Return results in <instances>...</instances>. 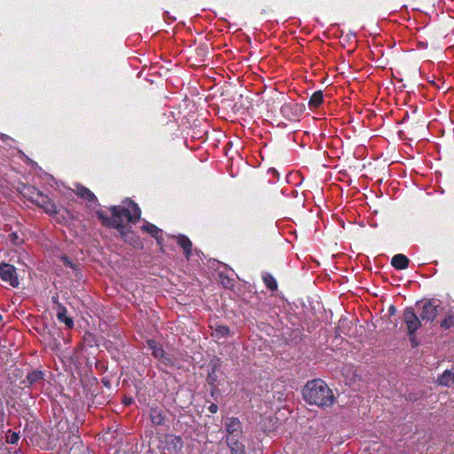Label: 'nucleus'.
Returning a JSON list of instances; mask_svg holds the SVG:
<instances>
[{"label":"nucleus","instance_id":"1","mask_svg":"<svg viewBox=\"0 0 454 454\" xmlns=\"http://www.w3.org/2000/svg\"><path fill=\"white\" fill-rule=\"evenodd\" d=\"M302 396L308 403L321 408L331 407L335 402L332 389L320 379L308 381L302 389Z\"/></svg>","mask_w":454,"mask_h":454},{"label":"nucleus","instance_id":"2","mask_svg":"<svg viewBox=\"0 0 454 454\" xmlns=\"http://www.w3.org/2000/svg\"><path fill=\"white\" fill-rule=\"evenodd\" d=\"M141 217V210L137 203L126 199L121 205L115 206V223L130 225L137 223Z\"/></svg>","mask_w":454,"mask_h":454},{"label":"nucleus","instance_id":"3","mask_svg":"<svg viewBox=\"0 0 454 454\" xmlns=\"http://www.w3.org/2000/svg\"><path fill=\"white\" fill-rule=\"evenodd\" d=\"M421 321L420 316L418 317L413 308L408 307L403 310V322L407 326L410 340H412L414 333L421 327Z\"/></svg>","mask_w":454,"mask_h":454},{"label":"nucleus","instance_id":"4","mask_svg":"<svg viewBox=\"0 0 454 454\" xmlns=\"http://www.w3.org/2000/svg\"><path fill=\"white\" fill-rule=\"evenodd\" d=\"M115 230L119 231L123 240L131 245L134 248H143V243L139 237L131 230V225L115 223Z\"/></svg>","mask_w":454,"mask_h":454},{"label":"nucleus","instance_id":"5","mask_svg":"<svg viewBox=\"0 0 454 454\" xmlns=\"http://www.w3.org/2000/svg\"><path fill=\"white\" fill-rule=\"evenodd\" d=\"M0 278L2 281L9 284L12 287L16 288L20 286L17 270L10 263H0Z\"/></svg>","mask_w":454,"mask_h":454},{"label":"nucleus","instance_id":"6","mask_svg":"<svg viewBox=\"0 0 454 454\" xmlns=\"http://www.w3.org/2000/svg\"><path fill=\"white\" fill-rule=\"evenodd\" d=\"M304 112V106L294 101L285 102L280 108V113L287 121H295Z\"/></svg>","mask_w":454,"mask_h":454},{"label":"nucleus","instance_id":"7","mask_svg":"<svg viewBox=\"0 0 454 454\" xmlns=\"http://www.w3.org/2000/svg\"><path fill=\"white\" fill-rule=\"evenodd\" d=\"M184 442L181 436L167 434L161 450L164 454H178L182 450Z\"/></svg>","mask_w":454,"mask_h":454},{"label":"nucleus","instance_id":"8","mask_svg":"<svg viewBox=\"0 0 454 454\" xmlns=\"http://www.w3.org/2000/svg\"><path fill=\"white\" fill-rule=\"evenodd\" d=\"M439 305L432 300L425 301L421 307L420 318L422 321L433 322L439 314Z\"/></svg>","mask_w":454,"mask_h":454},{"label":"nucleus","instance_id":"9","mask_svg":"<svg viewBox=\"0 0 454 454\" xmlns=\"http://www.w3.org/2000/svg\"><path fill=\"white\" fill-rule=\"evenodd\" d=\"M227 437H241L242 424L238 418H228L225 421Z\"/></svg>","mask_w":454,"mask_h":454},{"label":"nucleus","instance_id":"10","mask_svg":"<svg viewBox=\"0 0 454 454\" xmlns=\"http://www.w3.org/2000/svg\"><path fill=\"white\" fill-rule=\"evenodd\" d=\"M174 239L176 240L178 246L183 248L186 260H190L192 255V243L190 239L184 234L174 236Z\"/></svg>","mask_w":454,"mask_h":454},{"label":"nucleus","instance_id":"11","mask_svg":"<svg viewBox=\"0 0 454 454\" xmlns=\"http://www.w3.org/2000/svg\"><path fill=\"white\" fill-rule=\"evenodd\" d=\"M35 205L42 207L50 215H56L59 213L56 204L45 194H43Z\"/></svg>","mask_w":454,"mask_h":454},{"label":"nucleus","instance_id":"12","mask_svg":"<svg viewBox=\"0 0 454 454\" xmlns=\"http://www.w3.org/2000/svg\"><path fill=\"white\" fill-rule=\"evenodd\" d=\"M20 192L25 198L34 204H36L43 194L41 191L32 185H24Z\"/></svg>","mask_w":454,"mask_h":454},{"label":"nucleus","instance_id":"13","mask_svg":"<svg viewBox=\"0 0 454 454\" xmlns=\"http://www.w3.org/2000/svg\"><path fill=\"white\" fill-rule=\"evenodd\" d=\"M141 230L144 232L150 234L153 238H154L158 243V245H161L163 242V238L161 236V230L158 228L155 224L146 222L142 227Z\"/></svg>","mask_w":454,"mask_h":454},{"label":"nucleus","instance_id":"14","mask_svg":"<svg viewBox=\"0 0 454 454\" xmlns=\"http://www.w3.org/2000/svg\"><path fill=\"white\" fill-rule=\"evenodd\" d=\"M438 220L443 227H450L454 224V211L452 209H442L439 213Z\"/></svg>","mask_w":454,"mask_h":454},{"label":"nucleus","instance_id":"15","mask_svg":"<svg viewBox=\"0 0 454 454\" xmlns=\"http://www.w3.org/2000/svg\"><path fill=\"white\" fill-rule=\"evenodd\" d=\"M410 260L409 258L403 254H397L394 255L391 259V265L398 270H405L409 267Z\"/></svg>","mask_w":454,"mask_h":454},{"label":"nucleus","instance_id":"16","mask_svg":"<svg viewBox=\"0 0 454 454\" xmlns=\"http://www.w3.org/2000/svg\"><path fill=\"white\" fill-rule=\"evenodd\" d=\"M240 437H227L226 442L231 454H245V446L239 442Z\"/></svg>","mask_w":454,"mask_h":454},{"label":"nucleus","instance_id":"17","mask_svg":"<svg viewBox=\"0 0 454 454\" xmlns=\"http://www.w3.org/2000/svg\"><path fill=\"white\" fill-rule=\"evenodd\" d=\"M437 383L440 386L450 387L454 384V368L450 370H445L437 378Z\"/></svg>","mask_w":454,"mask_h":454},{"label":"nucleus","instance_id":"18","mask_svg":"<svg viewBox=\"0 0 454 454\" xmlns=\"http://www.w3.org/2000/svg\"><path fill=\"white\" fill-rule=\"evenodd\" d=\"M44 373L43 371L35 370L30 372L26 379L23 380V383L26 387H30L39 381L43 380Z\"/></svg>","mask_w":454,"mask_h":454},{"label":"nucleus","instance_id":"19","mask_svg":"<svg viewBox=\"0 0 454 454\" xmlns=\"http://www.w3.org/2000/svg\"><path fill=\"white\" fill-rule=\"evenodd\" d=\"M150 419L154 426H161L166 422V416L159 408H151Z\"/></svg>","mask_w":454,"mask_h":454},{"label":"nucleus","instance_id":"20","mask_svg":"<svg viewBox=\"0 0 454 454\" xmlns=\"http://www.w3.org/2000/svg\"><path fill=\"white\" fill-rule=\"evenodd\" d=\"M146 344L147 347L152 350L153 356L157 360H159L166 353L161 344L155 340H147Z\"/></svg>","mask_w":454,"mask_h":454},{"label":"nucleus","instance_id":"21","mask_svg":"<svg viewBox=\"0 0 454 454\" xmlns=\"http://www.w3.org/2000/svg\"><path fill=\"white\" fill-rule=\"evenodd\" d=\"M76 195L79 198H81L90 203H94L97 201V198L94 195V193L91 191H90L87 187L82 186V185H78L76 187Z\"/></svg>","mask_w":454,"mask_h":454},{"label":"nucleus","instance_id":"22","mask_svg":"<svg viewBox=\"0 0 454 454\" xmlns=\"http://www.w3.org/2000/svg\"><path fill=\"white\" fill-rule=\"evenodd\" d=\"M57 318L59 322L64 323L67 328L74 327V321L71 317H67V309L66 307L59 305Z\"/></svg>","mask_w":454,"mask_h":454},{"label":"nucleus","instance_id":"23","mask_svg":"<svg viewBox=\"0 0 454 454\" xmlns=\"http://www.w3.org/2000/svg\"><path fill=\"white\" fill-rule=\"evenodd\" d=\"M210 327L213 330L212 337L216 339H222L230 333V328L224 325L215 324Z\"/></svg>","mask_w":454,"mask_h":454},{"label":"nucleus","instance_id":"24","mask_svg":"<svg viewBox=\"0 0 454 454\" xmlns=\"http://www.w3.org/2000/svg\"><path fill=\"white\" fill-rule=\"evenodd\" d=\"M324 102V94L322 90L315 91L309 99V106L310 109L319 107Z\"/></svg>","mask_w":454,"mask_h":454},{"label":"nucleus","instance_id":"25","mask_svg":"<svg viewBox=\"0 0 454 454\" xmlns=\"http://www.w3.org/2000/svg\"><path fill=\"white\" fill-rule=\"evenodd\" d=\"M262 279L266 286V287L271 291H277L278 289V283L274 276L269 272H263L262 275Z\"/></svg>","mask_w":454,"mask_h":454},{"label":"nucleus","instance_id":"26","mask_svg":"<svg viewBox=\"0 0 454 454\" xmlns=\"http://www.w3.org/2000/svg\"><path fill=\"white\" fill-rule=\"evenodd\" d=\"M161 365L166 367H176V361L173 355L168 354L167 352L158 360Z\"/></svg>","mask_w":454,"mask_h":454},{"label":"nucleus","instance_id":"27","mask_svg":"<svg viewBox=\"0 0 454 454\" xmlns=\"http://www.w3.org/2000/svg\"><path fill=\"white\" fill-rule=\"evenodd\" d=\"M110 210L112 215L111 217L106 216L102 211H98L97 215L104 225L107 227H114V207H111Z\"/></svg>","mask_w":454,"mask_h":454},{"label":"nucleus","instance_id":"28","mask_svg":"<svg viewBox=\"0 0 454 454\" xmlns=\"http://www.w3.org/2000/svg\"><path fill=\"white\" fill-rule=\"evenodd\" d=\"M59 261L67 268L72 269L74 271H78V264L72 262L68 256L61 255L59 256Z\"/></svg>","mask_w":454,"mask_h":454},{"label":"nucleus","instance_id":"29","mask_svg":"<svg viewBox=\"0 0 454 454\" xmlns=\"http://www.w3.org/2000/svg\"><path fill=\"white\" fill-rule=\"evenodd\" d=\"M440 325L446 330L452 327L454 325V315L450 314L446 316L445 318L441 321Z\"/></svg>","mask_w":454,"mask_h":454},{"label":"nucleus","instance_id":"30","mask_svg":"<svg viewBox=\"0 0 454 454\" xmlns=\"http://www.w3.org/2000/svg\"><path fill=\"white\" fill-rule=\"evenodd\" d=\"M20 440V434L17 432L8 431L5 442L9 444H16Z\"/></svg>","mask_w":454,"mask_h":454},{"label":"nucleus","instance_id":"31","mask_svg":"<svg viewBox=\"0 0 454 454\" xmlns=\"http://www.w3.org/2000/svg\"><path fill=\"white\" fill-rule=\"evenodd\" d=\"M219 277H220L221 284L225 288L231 289L234 286V280L232 278H229L228 276H225L222 273L219 275Z\"/></svg>","mask_w":454,"mask_h":454},{"label":"nucleus","instance_id":"32","mask_svg":"<svg viewBox=\"0 0 454 454\" xmlns=\"http://www.w3.org/2000/svg\"><path fill=\"white\" fill-rule=\"evenodd\" d=\"M207 380L208 384L212 385V386H214L215 383L216 382L217 376L215 374V366L213 368V370L211 372H208Z\"/></svg>","mask_w":454,"mask_h":454},{"label":"nucleus","instance_id":"33","mask_svg":"<svg viewBox=\"0 0 454 454\" xmlns=\"http://www.w3.org/2000/svg\"><path fill=\"white\" fill-rule=\"evenodd\" d=\"M9 239L16 246L22 243V239L19 237V235L16 232L9 234Z\"/></svg>","mask_w":454,"mask_h":454},{"label":"nucleus","instance_id":"34","mask_svg":"<svg viewBox=\"0 0 454 454\" xmlns=\"http://www.w3.org/2000/svg\"><path fill=\"white\" fill-rule=\"evenodd\" d=\"M218 411V406L215 404V403H211L209 406H208V411L215 414Z\"/></svg>","mask_w":454,"mask_h":454},{"label":"nucleus","instance_id":"35","mask_svg":"<svg viewBox=\"0 0 454 454\" xmlns=\"http://www.w3.org/2000/svg\"><path fill=\"white\" fill-rule=\"evenodd\" d=\"M388 312L390 315H395L396 312V309L394 305H391L388 309Z\"/></svg>","mask_w":454,"mask_h":454},{"label":"nucleus","instance_id":"36","mask_svg":"<svg viewBox=\"0 0 454 454\" xmlns=\"http://www.w3.org/2000/svg\"><path fill=\"white\" fill-rule=\"evenodd\" d=\"M123 403H124L125 405H129V404H130L132 403V399L131 398H125L123 400Z\"/></svg>","mask_w":454,"mask_h":454},{"label":"nucleus","instance_id":"37","mask_svg":"<svg viewBox=\"0 0 454 454\" xmlns=\"http://www.w3.org/2000/svg\"><path fill=\"white\" fill-rule=\"evenodd\" d=\"M411 344H412V347H417L418 346V342L416 340V337L414 336L412 340H411Z\"/></svg>","mask_w":454,"mask_h":454},{"label":"nucleus","instance_id":"38","mask_svg":"<svg viewBox=\"0 0 454 454\" xmlns=\"http://www.w3.org/2000/svg\"><path fill=\"white\" fill-rule=\"evenodd\" d=\"M3 320V316L0 314V322Z\"/></svg>","mask_w":454,"mask_h":454}]
</instances>
